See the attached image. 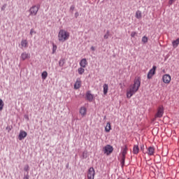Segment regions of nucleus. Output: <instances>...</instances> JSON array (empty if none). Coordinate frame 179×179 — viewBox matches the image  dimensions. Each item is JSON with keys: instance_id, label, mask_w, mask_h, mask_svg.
<instances>
[{"instance_id": "f257e3e1", "label": "nucleus", "mask_w": 179, "mask_h": 179, "mask_svg": "<svg viewBox=\"0 0 179 179\" xmlns=\"http://www.w3.org/2000/svg\"><path fill=\"white\" fill-rule=\"evenodd\" d=\"M141 87V78L140 77H136L134 83L131 85L129 88L127 90V98L131 99L136 92L139 90V88Z\"/></svg>"}, {"instance_id": "f03ea898", "label": "nucleus", "mask_w": 179, "mask_h": 179, "mask_svg": "<svg viewBox=\"0 0 179 179\" xmlns=\"http://www.w3.org/2000/svg\"><path fill=\"white\" fill-rule=\"evenodd\" d=\"M70 34L65 29H60L58 34V40L60 43H65L67 40H69Z\"/></svg>"}, {"instance_id": "7ed1b4c3", "label": "nucleus", "mask_w": 179, "mask_h": 179, "mask_svg": "<svg viewBox=\"0 0 179 179\" xmlns=\"http://www.w3.org/2000/svg\"><path fill=\"white\" fill-rule=\"evenodd\" d=\"M95 175H96V172L94 171V168L90 167L87 171V178L94 179Z\"/></svg>"}, {"instance_id": "20e7f679", "label": "nucleus", "mask_w": 179, "mask_h": 179, "mask_svg": "<svg viewBox=\"0 0 179 179\" xmlns=\"http://www.w3.org/2000/svg\"><path fill=\"white\" fill-rule=\"evenodd\" d=\"M163 114H164V108L162 106H159L155 115V118H162V117H163Z\"/></svg>"}, {"instance_id": "39448f33", "label": "nucleus", "mask_w": 179, "mask_h": 179, "mask_svg": "<svg viewBox=\"0 0 179 179\" xmlns=\"http://www.w3.org/2000/svg\"><path fill=\"white\" fill-rule=\"evenodd\" d=\"M38 9H40V7H38V6H34L31 7L29 9V15L31 16H36V15H37V13L38 12Z\"/></svg>"}, {"instance_id": "423d86ee", "label": "nucleus", "mask_w": 179, "mask_h": 179, "mask_svg": "<svg viewBox=\"0 0 179 179\" xmlns=\"http://www.w3.org/2000/svg\"><path fill=\"white\" fill-rule=\"evenodd\" d=\"M113 150H114V149L113 148V146L110 145H107L103 148V152L105 153V155H110V153H113Z\"/></svg>"}, {"instance_id": "0eeeda50", "label": "nucleus", "mask_w": 179, "mask_h": 179, "mask_svg": "<svg viewBox=\"0 0 179 179\" xmlns=\"http://www.w3.org/2000/svg\"><path fill=\"white\" fill-rule=\"evenodd\" d=\"M156 69L157 67L156 66H153L152 69H151L147 76L148 79H152L153 78V76L156 73Z\"/></svg>"}, {"instance_id": "6e6552de", "label": "nucleus", "mask_w": 179, "mask_h": 179, "mask_svg": "<svg viewBox=\"0 0 179 179\" xmlns=\"http://www.w3.org/2000/svg\"><path fill=\"white\" fill-rule=\"evenodd\" d=\"M162 80H163L164 83L169 85L170 83V82H171V76L169 74H164L162 76Z\"/></svg>"}, {"instance_id": "1a4fd4ad", "label": "nucleus", "mask_w": 179, "mask_h": 179, "mask_svg": "<svg viewBox=\"0 0 179 179\" xmlns=\"http://www.w3.org/2000/svg\"><path fill=\"white\" fill-rule=\"evenodd\" d=\"M86 99L87 100H88V101H93L94 99V95H93L90 91L87 92L86 93Z\"/></svg>"}, {"instance_id": "9d476101", "label": "nucleus", "mask_w": 179, "mask_h": 179, "mask_svg": "<svg viewBox=\"0 0 179 179\" xmlns=\"http://www.w3.org/2000/svg\"><path fill=\"white\" fill-rule=\"evenodd\" d=\"M27 136V132L24 131H20V134L18 136L19 141H22V139H24Z\"/></svg>"}, {"instance_id": "9b49d317", "label": "nucleus", "mask_w": 179, "mask_h": 179, "mask_svg": "<svg viewBox=\"0 0 179 179\" xmlns=\"http://www.w3.org/2000/svg\"><path fill=\"white\" fill-rule=\"evenodd\" d=\"M79 113L82 117H85L87 114V109L85 106H82L80 108Z\"/></svg>"}, {"instance_id": "f8f14e48", "label": "nucleus", "mask_w": 179, "mask_h": 179, "mask_svg": "<svg viewBox=\"0 0 179 179\" xmlns=\"http://www.w3.org/2000/svg\"><path fill=\"white\" fill-rule=\"evenodd\" d=\"M127 153H128V147L127 145H124L122 148V151L120 152V156H127Z\"/></svg>"}, {"instance_id": "ddd939ff", "label": "nucleus", "mask_w": 179, "mask_h": 179, "mask_svg": "<svg viewBox=\"0 0 179 179\" xmlns=\"http://www.w3.org/2000/svg\"><path fill=\"white\" fill-rule=\"evenodd\" d=\"M147 155H148V156H153V155H155V148L154 147H148V148L147 149Z\"/></svg>"}, {"instance_id": "4468645a", "label": "nucleus", "mask_w": 179, "mask_h": 179, "mask_svg": "<svg viewBox=\"0 0 179 179\" xmlns=\"http://www.w3.org/2000/svg\"><path fill=\"white\" fill-rule=\"evenodd\" d=\"M80 66L81 68H86L87 66V60L86 59H82L80 61Z\"/></svg>"}, {"instance_id": "2eb2a0df", "label": "nucleus", "mask_w": 179, "mask_h": 179, "mask_svg": "<svg viewBox=\"0 0 179 179\" xmlns=\"http://www.w3.org/2000/svg\"><path fill=\"white\" fill-rule=\"evenodd\" d=\"M29 47V42L27 40L23 39L21 41V48H27Z\"/></svg>"}, {"instance_id": "dca6fc26", "label": "nucleus", "mask_w": 179, "mask_h": 179, "mask_svg": "<svg viewBox=\"0 0 179 179\" xmlns=\"http://www.w3.org/2000/svg\"><path fill=\"white\" fill-rule=\"evenodd\" d=\"M80 86H82V81L80 79H78L74 84V89H80Z\"/></svg>"}, {"instance_id": "f3484780", "label": "nucleus", "mask_w": 179, "mask_h": 179, "mask_svg": "<svg viewBox=\"0 0 179 179\" xmlns=\"http://www.w3.org/2000/svg\"><path fill=\"white\" fill-rule=\"evenodd\" d=\"M21 58L22 61H24L25 59H29V58H30V54H28L27 52H22L21 55Z\"/></svg>"}, {"instance_id": "a211bd4d", "label": "nucleus", "mask_w": 179, "mask_h": 179, "mask_svg": "<svg viewBox=\"0 0 179 179\" xmlns=\"http://www.w3.org/2000/svg\"><path fill=\"white\" fill-rule=\"evenodd\" d=\"M105 131L106 132H110V131H111V124L110 123V122H108L106 123V126L105 127Z\"/></svg>"}, {"instance_id": "6ab92c4d", "label": "nucleus", "mask_w": 179, "mask_h": 179, "mask_svg": "<svg viewBox=\"0 0 179 179\" xmlns=\"http://www.w3.org/2000/svg\"><path fill=\"white\" fill-rule=\"evenodd\" d=\"M133 153L134 155H138L139 153V146L135 145L133 148Z\"/></svg>"}, {"instance_id": "aec40b11", "label": "nucleus", "mask_w": 179, "mask_h": 179, "mask_svg": "<svg viewBox=\"0 0 179 179\" xmlns=\"http://www.w3.org/2000/svg\"><path fill=\"white\" fill-rule=\"evenodd\" d=\"M127 155H120L121 160L120 164H122V167H124L125 166V157Z\"/></svg>"}, {"instance_id": "412c9836", "label": "nucleus", "mask_w": 179, "mask_h": 179, "mask_svg": "<svg viewBox=\"0 0 179 179\" xmlns=\"http://www.w3.org/2000/svg\"><path fill=\"white\" fill-rule=\"evenodd\" d=\"M178 44H179V38H177L176 41H173L172 42V45L173 48H177L178 47Z\"/></svg>"}, {"instance_id": "4be33fe9", "label": "nucleus", "mask_w": 179, "mask_h": 179, "mask_svg": "<svg viewBox=\"0 0 179 179\" xmlns=\"http://www.w3.org/2000/svg\"><path fill=\"white\" fill-rule=\"evenodd\" d=\"M103 94H107L108 93V84H104L103 85Z\"/></svg>"}, {"instance_id": "5701e85b", "label": "nucleus", "mask_w": 179, "mask_h": 179, "mask_svg": "<svg viewBox=\"0 0 179 179\" xmlns=\"http://www.w3.org/2000/svg\"><path fill=\"white\" fill-rule=\"evenodd\" d=\"M136 19H142V11L137 10L136 12Z\"/></svg>"}, {"instance_id": "b1692460", "label": "nucleus", "mask_w": 179, "mask_h": 179, "mask_svg": "<svg viewBox=\"0 0 179 179\" xmlns=\"http://www.w3.org/2000/svg\"><path fill=\"white\" fill-rule=\"evenodd\" d=\"M78 73L79 75H83V73H85V67L78 68Z\"/></svg>"}, {"instance_id": "393cba45", "label": "nucleus", "mask_w": 179, "mask_h": 179, "mask_svg": "<svg viewBox=\"0 0 179 179\" xmlns=\"http://www.w3.org/2000/svg\"><path fill=\"white\" fill-rule=\"evenodd\" d=\"M42 76V79H43V80H45V79H47V76H48V73H47V71H43L41 74Z\"/></svg>"}, {"instance_id": "a878e982", "label": "nucleus", "mask_w": 179, "mask_h": 179, "mask_svg": "<svg viewBox=\"0 0 179 179\" xmlns=\"http://www.w3.org/2000/svg\"><path fill=\"white\" fill-rule=\"evenodd\" d=\"M65 65V59H62L59 61V66L62 67Z\"/></svg>"}, {"instance_id": "bb28decb", "label": "nucleus", "mask_w": 179, "mask_h": 179, "mask_svg": "<svg viewBox=\"0 0 179 179\" xmlns=\"http://www.w3.org/2000/svg\"><path fill=\"white\" fill-rule=\"evenodd\" d=\"M3 101H2L1 99H0V111H2V110H3Z\"/></svg>"}, {"instance_id": "cd10ccee", "label": "nucleus", "mask_w": 179, "mask_h": 179, "mask_svg": "<svg viewBox=\"0 0 179 179\" xmlns=\"http://www.w3.org/2000/svg\"><path fill=\"white\" fill-rule=\"evenodd\" d=\"M57 45L55 44H52V54H55V52H57Z\"/></svg>"}, {"instance_id": "c85d7f7f", "label": "nucleus", "mask_w": 179, "mask_h": 179, "mask_svg": "<svg viewBox=\"0 0 179 179\" xmlns=\"http://www.w3.org/2000/svg\"><path fill=\"white\" fill-rule=\"evenodd\" d=\"M148 38L147 36H143L142 38V43H143V44H146V43H148Z\"/></svg>"}, {"instance_id": "c756f323", "label": "nucleus", "mask_w": 179, "mask_h": 179, "mask_svg": "<svg viewBox=\"0 0 179 179\" xmlns=\"http://www.w3.org/2000/svg\"><path fill=\"white\" fill-rule=\"evenodd\" d=\"M110 36V32L108 31L106 34L104 35V38L107 39Z\"/></svg>"}, {"instance_id": "7c9ffc66", "label": "nucleus", "mask_w": 179, "mask_h": 179, "mask_svg": "<svg viewBox=\"0 0 179 179\" xmlns=\"http://www.w3.org/2000/svg\"><path fill=\"white\" fill-rule=\"evenodd\" d=\"M33 34H36V31H34V29H31L30 30V35L33 36Z\"/></svg>"}, {"instance_id": "2f4dec72", "label": "nucleus", "mask_w": 179, "mask_h": 179, "mask_svg": "<svg viewBox=\"0 0 179 179\" xmlns=\"http://www.w3.org/2000/svg\"><path fill=\"white\" fill-rule=\"evenodd\" d=\"M135 36H136V32H135V31L131 32V37H135Z\"/></svg>"}, {"instance_id": "473e14b6", "label": "nucleus", "mask_w": 179, "mask_h": 179, "mask_svg": "<svg viewBox=\"0 0 179 179\" xmlns=\"http://www.w3.org/2000/svg\"><path fill=\"white\" fill-rule=\"evenodd\" d=\"M24 171H27L29 170V165H26L24 168Z\"/></svg>"}, {"instance_id": "72a5a7b5", "label": "nucleus", "mask_w": 179, "mask_h": 179, "mask_svg": "<svg viewBox=\"0 0 179 179\" xmlns=\"http://www.w3.org/2000/svg\"><path fill=\"white\" fill-rule=\"evenodd\" d=\"M172 3H174V1L173 0H169V4L171 5Z\"/></svg>"}, {"instance_id": "f704fd0d", "label": "nucleus", "mask_w": 179, "mask_h": 179, "mask_svg": "<svg viewBox=\"0 0 179 179\" xmlns=\"http://www.w3.org/2000/svg\"><path fill=\"white\" fill-rule=\"evenodd\" d=\"M141 150H143V149H145V145H142L141 146Z\"/></svg>"}, {"instance_id": "c9c22d12", "label": "nucleus", "mask_w": 179, "mask_h": 179, "mask_svg": "<svg viewBox=\"0 0 179 179\" xmlns=\"http://www.w3.org/2000/svg\"><path fill=\"white\" fill-rule=\"evenodd\" d=\"M91 50H92V51H94L96 49L94 48V46H92V47H91Z\"/></svg>"}, {"instance_id": "e433bc0d", "label": "nucleus", "mask_w": 179, "mask_h": 179, "mask_svg": "<svg viewBox=\"0 0 179 179\" xmlns=\"http://www.w3.org/2000/svg\"><path fill=\"white\" fill-rule=\"evenodd\" d=\"M79 16V14L78 13H76V17H78Z\"/></svg>"}, {"instance_id": "4c0bfd02", "label": "nucleus", "mask_w": 179, "mask_h": 179, "mask_svg": "<svg viewBox=\"0 0 179 179\" xmlns=\"http://www.w3.org/2000/svg\"><path fill=\"white\" fill-rule=\"evenodd\" d=\"M27 179H29V178H27Z\"/></svg>"}, {"instance_id": "58836bf2", "label": "nucleus", "mask_w": 179, "mask_h": 179, "mask_svg": "<svg viewBox=\"0 0 179 179\" xmlns=\"http://www.w3.org/2000/svg\"><path fill=\"white\" fill-rule=\"evenodd\" d=\"M127 179H129V178H127Z\"/></svg>"}]
</instances>
